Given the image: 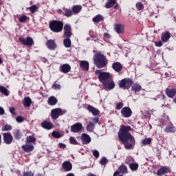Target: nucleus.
Returning a JSON list of instances; mask_svg holds the SVG:
<instances>
[{
    "label": "nucleus",
    "instance_id": "774afa93",
    "mask_svg": "<svg viewBox=\"0 0 176 176\" xmlns=\"http://www.w3.org/2000/svg\"><path fill=\"white\" fill-rule=\"evenodd\" d=\"M36 176H43V175L40 174V173H38V174L36 175Z\"/></svg>",
    "mask_w": 176,
    "mask_h": 176
},
{
    "label": "nucleus",
    "instance_id": "e433bc0d",
    "mask_svg": "<svg viewBox=\"0 0 176 176\" xmlns=\"http://www.w3.org/2000/svg\"><path fill=\"white\" fill-rule=\"evenodd\" d=\"M152 142V138H148L142 140V145H149Z\"/></svg>",
    "mask_w": 176,
    "mask_h": 176
},
{
    "label": "nucleus",
    "instance_id": "cd10ccee",
    "mask_svg": "<svg viewBox=\"0 0 176 176\" xmlns=\"http://www.w3.org/2000/svg\"><path fill=\"white\" fill-rule=\"evenodd\" d=\"M23 104L24 107L30 108V107H31V104H32V101L30 97H25L23 100Z\"/></svg>",
    "mask_w": 176,
    "mask_h": 176
},
{
    "label": "nucleus",
    "instance_id": "37998d69",
    "mask_svg": "<svg viewBox=\"0 0 176 176\" xmlns=\"http://www.w3.org/2000/svg\"><path fill=\"white\" fill-rule=\"evenodd\" d=\"M1 130L2 131H10V130H12V126L6 124L2 127Z\"/></svg>",
    "mask_w": 176,
    "mask_h": 176
},
{
    "label": "nucleus",
    "instance_id": "9d476101",
    "mask_svg": "<svg viewBox=\"0 0 176 176\" xmlns=\"http://www.w3.org/2000/svg\"><path fill=\"white\" fill-rule=\"evenodd\" d=\"M3 140L4 144H6V145H10V144L13 142V136L10 133H3Z\"/></svg>",
    "mask_w": 176,
    "mask_h": 176
},
{
    "label": "nucleus",
    "instance_id": "de8ad7c7",
    "mask_svg": "<svg viewBox=\"0 0 176 176\" xmlns=\"http://www.w3.org/2000/svg\"><path fill=\"white\" fill-rule=\"evenodd\" d=\"M52 87L54 90H60V89H61V85L54 83L52 85Z\"/></svg>",
    "mask_w": 176,
    "mask_h": 176
},
{
    "label": "nucleus",
    "instance_id": "393cba45",
    "mask_svg": "<svg viewBox=\"0 0 176 176\" xmlns=\"http://www.w3.org/2000/svg\"><path fill=\"white\" fill-rule=\"evenodd\" d=\"M34 145L32 144H23L22 146V149L24 152L26 153H28L30 152H32L34 151Z\"/></svg>",
    "mask_w": 176,
    "mask_h": 176
},
{
    "label": "nucleus",
    "instance_id": "338daca9",
    "mask_svg": "<svg viewBox=\"0 0 176 176\" xmlns=\"http://www.w3.org/2000/svg\"><path fill=\"white\" fill-rule=\"evenodd\" d=\"M66 176H75L74 173H69Z\"/></svg>",
    "mask_w": 176,
    "mask_h": 176
},
{
    "label": "nucleus",
    "instance_id": "20e7f679",
    "mask_svg": "<svg viewBox=\"0 0 176 176\" xmlns=\"http://www.w3.org/2000/svg\"><path fill=\"white\" fill-rule=\"evenodd\" d=\"M95 75L98 76V80L101 83H105V82H109L112 79V74L109 72H102V70H96L95 72Z\"/></svg>",
    "mask_w": 176,
    "mask_h": 176
},
{
    "label": "nucleus",
    "instance_id": "423d86ee",
    "mask_svg": "<svg viewBox=\"0 0 176 176\" xmlns=\"http://www.w3.org/2000/svg\"><path fill=\"white\" fill-rule=\"evenodd\" d=\"M64 113H67V110H63L60 108L54 109L51 111V118L53 120H56L59 116H62Z\"/></svg>",
    "mask_w": 176,
    "mask_h": 176
},
{
    "label": "nucleus",
    "instance_id": "ddd939ff",
    "mask_svg": "<svg viewBox=\"0 0 176 176\" xmlns=\"http://www.w3.org/2000/svg\"><path fill=\"white\" fill-rule=\"evenodd\" d=\"M82 129H83L82 123L77 122L71 126V131L72 133H79V131H82Z\"/></svg>",
    "mask_w": 176,
    "mask_h": 176
},
{
    "label": "nucleus",
    "instance_id": "6e6552de",
    "mask_svg": "<svg viewBox=\"0 0 176 176\" xmlns=\"http://www.w3.org/2000/svg\"><path fill=\"white\" fill-rule=\"evenodd\" d=\"M19 41L25 46H32L34 45V40L31 37H27L25 38L24 37H20Z\"/></svg>",
    "mask_w": 176,
    "mask_h": 176
},
{
    "label": "nucleus",
    "instance_id": "c85d7f7f",
    "mask_svg": "<svg viewBox=\"0 0 176 176\" xmlns=\"http://www.w3.org/2000/svg\"><path fill=\"white\" fill-rule=\"evenodd\" d=\"M116 3V0H107V2H106L104 8H106V9H110V8H112Z\"/></svg>",
    "mask_w": 176,
    "mask_h": 176
},
{
    "label": "nucleus",
    "instance_id": "a18cd8bd",
    "mask_svg": "<svg viewBox=\"0 0 176 176\" xmlns=\"http://www.w3.org/2000/svg\"><path fill=\"white\" fill-rule=\"evenodd\" d=\"M19 20L20 23H25V21L28 20V16H27L26 15H22L19 17Z\"/></svg>",
    "mask_w": 176,
    "mask_h": 176
},
{
    "label": "nucleus",
    "instance_id": "4d7b16f0",
    "mask_svg": "<svg viewBox=\"0 0 176 176\" xmlns=\"http://www.w3.org/2000/svg\"><path fill=\"white\" fill-rule=\"evenodd\" d=\"M104 39H111V34H109V33H104Z\"/></svg>",
    "mask_w": 176,
    "mask_h": 176
},
{
    "label": "nucleus",
    "instance_id": "4c0bfd02",
    "mask_svg": "<svg viewBox=\"0 0 176 176\" xmlns=\"http://www.w3.org/2000/svg\"><path fill=\"white\" fill-rule=\"evenodd\" d=\"M27 9L30 10V13H35L36 10H38V6L36 5L31 6L30 7H28Z\"/></svg>",
    "mask_w": 176,
    "mask_h": 176
},
{
    "label": "nucleus",
    "instance_id": "9b49d317",
    "mask_svg": "<svg viewBox=\"0 0 176 176\" xmlns=\"http://www.w3.org/2000/svg\"><path fill=\"white\" fill-rule=\"evenodd\" d=\"M168 173H171V169L166 166H161L157 171V176H162L164 174H168Z\"/></svg>",
    "mask_w": 176,
    "mask_h": 176
},
{
    "label": "nucleus",
    "instance_id": "a878e982",
    "mask_svg": "<svg viewBox=\"0 0 176 176\" xmlns=\"http://www.w3.org/2000/svg\"><path fill=\"white\" fill-rule=\"evenodd\" d=\"M80 67L83 71H89V62L87 60H81L80 63Z\"/></svg>",
    "mask_w": 176,
    "mask_h": 176
},
{
    "label": "nucleus",
    "instance_id": "7c9ffc66",
    "mask_svg": "<svg viewBox=\"0 0 176 176\" xmlns=\"http://www.w3.org/2000/svg\"><path fill=\"white\" fill-rule=\"evenodd\" d=\"M47 103L49 105H56L57 104V98L54 96H51L49 98Z\"/></svg>",
    "mask_w": 176,
    "mask_h": 176
},
{
    "label": "nucleus",
    "instance_id": "f704fd0d",
    "mask_svg": "<svg viewBox=\"0 0 176 176\" xmlns=\"http://www.w3.org/2000/svg\"><path fill=\"white\" fill-rule=\"evenodd\" d=\"M96 126L94 125V123L89 122L87 126V131H89V133H91L94 130Z\"/></svg>",
    "mask_w": 176,
    "mask_h": 176
},
{
    "label": "nucleus",
    "instance_id": "4468645a",
    "mask_svg": "<svg viewBox=\"0 0 176 176\" xmlns=\"http://www.w3.org/2000/svg\"><path fill=\"white\" fill-rule=\"evenodd\" d=\"M80 140L84 145H87L91 142V138L87 133H82Z\"/></svg>",
    "mask_w": 176,
    "mask_h": 176
},
{
    "label": "nucleus",
    "instance_id": "7ed1b4c3",
    "mask_svg": "<svg viewBox=\"0 0 176 176\" xmlns=\"http://www.w3.org/2000/svg\"><path fill=\"white\" fill-rule=\"evenodd\" d=\"M94 63L97 68H105L108 65V60L101 52H96L94 55Z\"/></svg>",
    "mask_w": 176,
    "mask_h": 176
},
{
    "label": "nucleus",
    "instance_id": "a211bd4d",
    "mask_svg": "<svg viewBox=\"0 0 176 176\" xmlns=\"http://www.w3.org/2000/svg\"><path fill=\"white\" fill-rule=\"evenodd\" d=\"M47 47L50 50H55V49H57V44H56L54 40L50 39L47 42Z\"/></svg>",
    "mask_w": 176,
    "mask_h": 176
},
{
    "label": "nucleus",
    "instance_id": "8fccbe9b",
    "mask_svg": "<svg viewBox=\"0 0 176 176\" xmlns=\"http://www.w3.org/2000/svg\"><path fill=\"white\" fill-rule=\"evenodd\" d=\"M124 106V104H123V102H119L117 104L116 109H117L118 111H120V109H122V108H123Z\"/></svg>",
    "mask_w": 176,
    "mask_h": 176
},
{
    "label": "nucleus",
    "instance_id": "ea45409f",
    "mask_svg": "<svg viewBox=\"0 0 176 176\" xmlns=\"http://www.w3.org/2000/svg\"><path fill=\"white\" fill-rule=\"evenodd\" d=\"M125 162H126V164L130 166L131 164H132L134 162V158H133V157H126Z\"/></svg>",
    "mask_w": 176,
    "mask_h": 176
},
{
    "label": "nucleus",
    "instance_id": "13d9d810",
    "mask_svg": "<svg viewBox=\"0 0 176 176\" xmlns=\"http://www.w3.org/2000/svg\"><path fill=\"white\" fill-rule=\"evenodd\" d=\"M155 46L157 47H162V46H163V43H162V41L156 42Z\"/></svg>",
    "mask_w": 176,
    "mask_h": 176
},
{
    "label": "nucleus",
    "instance_id": "a19ab883",
    "mask_svg": "<svg viewBox=\"0 0 176 176\" xmlns=\"http://www.w3.org/2000/svg\"><path fill=\"white\" fill-rule=\"evenodd\" d=\"M135 6H136L137 10H143L144 8V4L141 2L136 3Z\"/></svg>",
    "mask_w": 176,
    "mask_h": 176
},
{
    "label": "nucleus",
    "instance_id": "1a4fd4ad",
    "mask_svg": "<svg viewBox=\"0 0 176 176\" xmlns=\"http://www.w3.org/2000/svg\"><path fill=\"white\" fill-rule=\"evenodd\" d=\"M103 89L106 91H109V90H113V89H115V82H113V80L112 78L111 80L106 81L103 84Z\"/></svg>",
    "mask_w": 176,
    "mask_h": 176
},
{
    "label": "nucleus",
    "instance_id": "2eb2a0df",
    "mask_svg": "<svg viewBox=\"0 0 176 176\" xmlns=\"http://www.w3.org/2000/svg\"><path fill=\"white\" fill-rule=\"evenodd\" d=\"M59 71L63 72V74H68L71 71V65L68 63L61 65L59 67Z\"/></svg>",
    "mask_w": 176,
    "mask_h": 176
},
{
    "label": "nucleus",
    "instance_id": "6ab92c4d",
    "mask_svg": "<svg viewBox=\"0 0 176 176\" xmlns=\"http://www.w3.org/2000/svg\"><path fill=\"white\" fill-rule=\"evenodd\" d=\"M171 38V34L169 33V32L166 31L165 32H163L161 36V39L162 42L166 43V42H168L170 38Z\"/></svg>",
    "mask_w": 176,
    "mask_h": 176
},
{
    "label": "nucleus",
    "instance_id": "49530a36",
    "mask_svg": "<svg viewBox=\"0 0 176 176\" xmlns=\"http://www.w3.org/2000/svg\"><path fill=\"white\" fill-rule=\"evenodd\" d=\"M26 141L27 142H35V141H36V139H35V138H34L33 136H28L26 138Z\"/></svg>",
    "mask_w": 176,
    "mask_h": 176
},
{
    "label": "nucleus",
    "instance_id": "5fc2aeb1",
    "mask_svg": "<svg viewBox=\"0 0 176 176\" xmlns=\"http://www.w3.org/2000/svg\"><path fill=\"white\" fill-rule=\"evenodd\" d=\"M91 120L94 122V124L96 125V123H98L100 119L98 118V117H95L94 118H91Z\"/></svg>",
    "mask_w": 176,
    "mask_h": 176
},
{
    "label": "nucleus",
    "instance_id": "3c124183",
    "mask_svg": "<svg viewBox=\"0 0 176 176\" xmlns=\"http://www.w3.org/2000/svg\"><path fill=\"white\" fill-rule=\"evenodd\" d=\"M107 163H108V160H107V157H102L100 161V164L102 165H104V164H107Z\"/></svg>",
    "mask_w": 176,
    "mask_h": 176
},
{
    "label": "nucleus",
    "instance_id": "bb28decb",
    "mask_svg": "<svg viewBox=\"0 0 176 176\" xmlns=\"http://www.w3.org/2000/svg\"><path fill=\"white\" fill-rule=\"evenodd\" d=\"M82 10V6L76 5L74 6L72 8V11L73 12L74 14H78V13H80Z\"/></svg>",
    "mask_w": 176,
    "mask_h": 176
},
{
    "label": "nucleus",
    "instance_id": "473e14b6",
    "mask_svg": "<svg viewBox=\"0 0 176 176\" xmlns=\"http://www.w3.org/2000/svg\"><path fill=\"white\" fill-rule=\"evenodd\" d=\"M103 19L102 15L98 14L92 19V21L94 23H100V21H102Z\"/></svg>",
    "mask_w": 176,
    "mask_h": 176
},
{
    "label": "nucleus",
    "instance_id": "f257e3e1",
    "mask_svg": "<svg viewBox=\"0 0 176 176\" xmlns=\"http://www.w3.org/2000/svg\"><path fill=\"white\" fill-rule=\"evenodd\" d=\"M132 131L131 126L121 125L118 131V138L121 142H123L125 149H133L135 145V139L130 133Z\"/></svg>",
    "mask_w": 176,
    "mask_h": 176
},
{
    "label": "nucleus",
    "instance_id": "f3484780",
    "mask_svg": "<svg viewBox=\"0 0 176 176\" xmlns=\"http://www.w3.org/2000/svg\"><path fill=\"white\" fill-rule=\"evenodd\" d=\"M114 30L118 34H124V26L123 24L117 23L114 25Z\"/></svg>",
    "mask_w": 176,
    "mask_h": 176
},
{
    "label": "nucleus",
    "instance_id": "4be33fe9",
    "mask_svg": "<svg viewBox=\"0 0 176 176\" xmlns=\"http://www.w3.org/2000/svg\"><path fill=\"white\" fill-rule=\"evenodd\" d=\"M112 68L116 72H120L123 69V65L119 62H115L112 64Z\"/></svg>",
    "mask_w": 176,
    "mask_h": 176
},
{
    "label": "nucleus",
    "instance_id": "603ef678",
    "mask_svg": "<svg viewBox=\"0 0 176 176\" xmlns=\"http://www.w3.org/2000/svg\"><path fill=\"white\" fill-rule=\"evenodd\" d=\"M93 155L96 157V159H98V157H100V152H98V151L97 150H94L93 151Z\"/></svg>",
    "mask_w": 176,
    "mask_h": 176
},
{
    "label": "nucleus",
    "instance_id": "052dcab7",
    "mask_svg": "<svg viewBox=\"0 0 176 176\" xmlns=\"http://www.w3.org/2000/svg\"><path fill=\"white\" fill-rule=\"evenodd\" d=\"M5 114V110H3V108L0 107V115H4Z\"/></svg>",
    "mask_w": 176,
    "mask_h": 176
},
{
    "label": "nucleus",
    "instance_id": "5701e85b",
    "mask_svg": "<svg viewBox=\"0 0 176 176\" xmlns=\"http://www.w3.org/2000/svg\"><path fill=\"white\" fill-rule=\"evenodd\" d=\"M166 96L169 98H173L174 96H175L176 94V91H175V89L174 88H167L166 89Z\"/></svg>",
    "mask_w": 176,
    "mask_h": 176
},
{
    "label": "nucleus",
    "instance_id": "09e8293b",
    "mask_svg": "<svg viewBox=\"0 0 176 176\" xmlns=\"http://www.w3.org/2000/svg\"><path fill=\"white\" fill-rule=\"evenodd\" d=\"M70 144H72L73 145H78V141L74 137H70L69 138Z\"/></svg>",
    "mask_w": 176,
    "mask_h": 176
},
{
    "label": "nucleus",
    "instance_id": "0eeeda50",
    "mask_svg": "<svg viewBox=\"0 0 176 176\" xmlns=\"http://www.w3.org/2000/svg\"><path fill=\"white\" fill-rule=\"evenodd\" d=\"M133 83V80L130 78H124L119 82V86L120 89H124V90H126L127 89H130Z\"/></svg>",
    "mask_w": 176,
    "mask_h": 176
},
{
    "label": "nucleus",
    "instance_id": "79ce46f5",
    "mask_svg": "<svg viewBox=\"0 0 176 176\" xmlns=\"http://www.w3.org/2000/svg\"><path fill=\"white\" fill-rule=\"evenodd\" d=\"M52 137H54V138H61L62 135L60 133V132L58 131H54L52 133Z\"/></svg>",
    "mask_w": 176,
    "mask_h": 176
},
{
    "label": "nucleus",
    "instance_id": "69168bd1",
    "mask_svg": "<svg viewBox=\"0 0 176 176\" xmlns=\"http://www.w3.org/2000/svg\"><path fill=\"white\" fill-rule=\"evenodd\" d=\"M58 13H59V14H63V10L59 9L57 10Z\"/></svg>",
    "mask_w": 176,
    "mask_h": 176
},
{
    "label": "nucleus",
    "instance_id": "c03bdc74",
    "mask_svg": "<svg viewBox=\"0 0 176 176\" xmlns=\"http://www.w3.org/2000/svg\"><path fill=\"white\" fill-rule=\"evenodd\" d=\"M72 14H74L72 10H67L65 12L64 16H65L66 17H71Z\"/></svg>",
    "mask_w": 176,
    "mask_h": 176
},
{
    "label": "nucleus",
    "instance_id": "f03ea898",
    "mask_svg": "<svg viewBox=\"0 0 176 176\" xmlns=\"http://www.w3.org/2000/svg\"><path fill=\"white\" fill-rule=\"evenodd\" d=\"M71 36H72V28L71 25L66 24L64 25L63 28V45L67 49L71 47L72 46V42L71 41Z\"/></svg>",
    "mask_w": 176,
    "mask_h": 176
},
{
    "label": "nucleus",
    "instance_id": "680f3d73",
    "mask_svg": "<svg viewBox=\"0 0 176 176\" xmlns=\"http://www.w3.org/2000/svg\"><path fill=\"white\" fill-rule=\"evenodd\" d=\"M90 37L92 38V39H94V42H97L98 41V38L95 37L94 35H91Z\"/></svg>",
    "mask_w": 176,
    "mask_h": 176
},
{
    "label": "nucleus",
    "instance_id": "39448f33",
    "mask_svg": "<svg viewBox=\"0 0 176 176\" xmlns=\"http://www.w3.org/2000/svg\"><path fill=\"white\" fill-rule=\"evenodd\" d=\"M50 28L53 32H61L64 28V23L61 21H52L50 23Z\"/></svg>",
    "mask_w": 176,
    "mask_h": 176
},
{
    "label": "nucleus",
    "instance_id": "864d4df0",
    "mask_svg": "<svg viewBox=\"0 0 176 176\" xmlns=\"http://www.w3.org/2000/svg\"><path fill=\"white\" fill-rule=\"evenodd\" d=\"M16 120L18 123H21V122H24V118H23V117H21V116H17L16 118Z\"/></svg>",
    "mask_w": 176,
    "mask_h": 176
},
{
    "label": "nucleus",
    "instance_id": "2f4dec72",
    "mask_svg": "<svg viewBox=\"0 0 176 176\" xmlns=\"http://www.w3.org/2000/svg\"><path fill=\"white\" fill-rule=\"evenodd\" d=\"M15 140H21V131L19 129L15 130L13 132Z\"/></svg>",
    "mask_w": 176,
    "mask_h": 176
},
{
    "label": "nucleus",
    "instance_id": "e2e57ef3",
    "mask_svg": "<svg viewBox=\"0 0 176 176\" xmlns=\"http://www.w3.org/2000/svg\"><path fill=\"white\" fill-rule=\"evenodd\" d=\"M59 146H60V148H65V144H64V143H59Z\"/></svg>",
    "mask_w": 176,
    "mask_h": 176
},
{
    "label": "nucleus",
    "instance_id": "58836bf2",
    "mask_svg": "<svg viewBox=\"0 0 176 176\" xmlns=\"http://www.w3.org/2000/svg\"><path fill=\"white\" fill-rule=\"evenodd\" d=\"M120 171L122 173V174H127V166H126V165L120 166Z\"/></svg>",
    "mask_w": 176,
    "mask_h": 176
},
{
    "label": "nucleus",
    "instance_id": "0e129e2a",
    "mask_svg": "<svg viewBox=\"0 0 176 176\" xmlns=\"http://www.w3.org/2000/svg\"><path fill=\"white\" fill-rule=\"evenodd\" d=\"M160 127H163V126H164V120H160Z\"/></svg>",
    "mask_w": 176,
    "mask_h": 176
},
{
    "label": "nucleus",
    "instance_id": "f8f14e48",
    "mask_svg": "<svg viewBox=\"0 0 176 176\" xmlns=\"http://www.w3.org/2000/svg\"><path fill=\"white\" fill-rule=\"evenodd\" d=\"M121 114L123 118H130L133 115V111L130 107H125L122 109Z\"/></svg>",
    "mask_w": 176,
    "mask_h": 176
},
{
    "label": "nucleus",
    "instance_id": "6e6d98bb",
    "mask_svg": "<svg viewBox=\"0 0 176 176\" xmlns=\"http://www.w3.org/2000/svg\"><path fill=\"white\" fill-rule=\"evenodd\" d=\"M23 176H34L32 172H24Z\"/></svg>",
    "mask_w": 176,
    "mask_h": 176
},
{
    "label": "nucleus",
    "instance_id": "72a5a7b5",
    "mask_svg": "<svg viewBox=\"0 0 176 176\" xmlns=\"http://www.w3.org/2000/svg\"><path fill=\"white\" fill-rule=\"evenodd\" d=\"M0 91L2 94H4V96H6V97L9 96V91H8V89H6L3 86L0 85Z\"/></svg>",
    "mask_w": 176,
    "mask_h": 176
},
{
    "label": "nucleus",
    "instance_id": "dca6fc26",
    "mask_svg": "<svg viewBox=\"0 0 176 176\" xmlns=\"http://www.w3.org/2000/svg\"><path fill=\"white\" fill-rule=\"evenodd\" d=\"M62 168L66 173L72 170V163L69 161H65L62 164Z\"/></svg>",
    "mask_w": 176,
    "mask_h": 176
},
{
    "label": "nucleus",
    "instance_id": "aec40b11",
    "mask_svg": "<svg viewBox=\"0 0 176 176\" xmlns=\"http://www.w3.org/2000/svg\"><path fill=\"white\" fill-rule=\"evenodd\" d=\"M87 110L91 112L94 116H98L100 115V110L97 109L96 107L89 105L87 107Z\"/></svg>",
    "mask_w": 176,
    "mask_h": 176
},
{
    "label": "nucleus",
    "instance_id": "b1692460",
    "mask_svg": "<svg viewBox=\"0 0 176 176\" xmlns=\"http://www.w3.org/2000/svg\"><path fill=\"white\" fill-rule=\"evenodd\" d=\"M164 131L165 133H175L176 127L174 126V124H173V123H170V124L166 126Z\"/></svg>",
    "mask_w": 176,
    "mask_h": 176
},
{
    "label": "nucleus",
    "instance_id": "bf43d9fd",
    "mask_svg": "<svg viewBox=\"0 0 176 176\" xmlns=\"http://www.w3.org/2000/svg\"><path fill=\"white\" fill-rule=\"evenodd\" d=\"M9 111H10V113H12V115H14V107H10Z\"/></svg>",
    "mask_w": 176,
    "mask_h": 176
},
{
    "label": "nucleus",
    "instance_id": "412c9836",
    "mask_svg": "<svg viewBox=\"0 0 176 176\" xmlns=\"http://www.w3.org/2000/svg\"><path fill=\"white\" fill-rule=\"evenodd\" d=\"M53 123L49 121L45 120L41 123V127H43V129H45V130H52V129H53Z\"/></svg>",
    "mask_w": 176,
    "mask_h": 176
},
{
    "label": "nucleus",
    "instance_id": "c9c22d12",
    "mask_svg": "<svg viewBox=\"0 0 176 176\" xmlns=\"http://www.w3.org/2000/svg\"><path fill=\"white\" fill-rule=\"evenodd\" d=\"M129 167L132 171H137L138 170V163H132L129 165Z\"/></svg>",
    "mask_w": 176,
    "mask_h": 176
},
{
    "label": "nucleus",
    "instance_id": "c756f323",
    "mask_svg": "<svg viewBox=\"0 0 176 176\" xmlns=\"http://www.w3.org/2000/svg\"><path fill=\"white\" fill-rule=\"evenodd\" d=\"M141 89H142L141 85L137 83L134 84L131 87L132 91H134L135 93H138L139 91H141Z\"/></svg>",
    "mask_w": 176,
    "mask_h": 176
}]
</instances>
